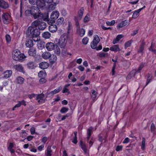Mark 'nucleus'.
<instances>
[{
  "mask_svg": "<svg viewBox=\"0 0 156 156\" xmlns=\"http://www.w3.org/2000/svg\"><path fill=\"white\" fill-rule=\"evenodd\" d=\"M110 50L114 52L119 51H121V49L119 48V46L118 44L114 45L111 47Z\"/></svg>",
  "mask_w": 156,
  "mask_h": 156,
  "instance_id": "nucleus-16",
  "label": "nucleus"
},
{
  "mask_svg": "<svg viewBox=\"0 0 156 156\" xmlns=\"http://www.w3.org/2000/svg\"><path fill=\"white\" fill-rule=\"evenodd\" d=\"M145 45V43L143 41H142L140 45L139 50L138 51V52L141 53H143Z\"/></svg>",
  "mask_w": 156,
  "mask_h": 156,
  "instance_id": "nucleus-35",
  "label": "nucleus"
},
{
  "mask_svg": "<svg viewBox=\"0 0 156 156\" xmlns=\"http://www.w3.org/2000/svg\"><path fill=\"white\" fill-rule=\"evenodd\" d=\"M45 47L48 51H52L55 49V45L53 42H48L46 44Z\"/></svg>",
  "mask_w": 156,
  "mask_h": 156,
  "instance_id": "nucleus-10",
  "label": "nucleus"
},
{
  "mask_svg": "<svg viewBox=\"0 0 156 156\" xmlns=\"http://www.w3.org/2000/svg\"><path fill=\"white\" fill-rule=\"evenodd\" d=\"M48 28L49 31L52 33L55 32L57 30V27L55 25H51Z\"/></svg>",
  "mask_w": 156,
  "mask_h": 156,
  "instance_id": "nucleus-20",
  "label": "nucleus"
},
{
  "mask_svg": "<svg viewBox=\"0 0 156 156\" xmlns=\"http://www.w3.org/2000/svg\"><path fill=\"white\" fill-rule=\"evenodd\" d=\"M148 76L147 78V80L146 85H147L150 82L152 81V76L150 74L148 75Z\"/></svg>",
  "mask_w": 156,
  "mask_h": 156,
  "instance_id": "nucleus-56",
  "label": "nucleus"
},
{
  "mask_svg": "<svg viewBox=\"0 0 156 156\" xmlns=\"http://www.w3.org/2000/svg\"><path fill=\"white\" fill-rule=\"evenodd\" d=\"M27 133L25 130H22V132L20 133V136L22 138H25L27 137Z\"/></svg>",
  "mask_w": 156,
  "mask_h": 156,
  "instance_id": "nucleus-45",
  "label": "nucleus"
},
{
  "mask_svg": "<svg viewBox=\"0 0 156 156\" xmlns=\"http://www.w3.org/2000/svg\"><path fill=\"white\" fill-rule=\"evenodd\" d=\"M100 40L98 35H96L94 36V39L91 43L90 47L92 48H94L100 42Z\"/></svg>",
  "mask_w": 156,
  "mask_h": 156,
  "instance_id": "nucleus-6",
  "label": "nucleus"
},
{
  "mask_svg": "<svg viewBox=\"0 0 156 156\" xmlns=\"http://www.w3.org/2000/svg\"><path fill=\"white\" fill-rule=\"evenodd\" d=\"M80 145L81 148L82 150L85 153H87V148L85 145L84 144L83 142L82 141H80Z\"/></svg>",
  "mask_w": 156,
  "mask_h": 156,
  "instance_id": "nucleus-47",
  "label": "nucleus"
},
{
  "mask_svg": "<svg viewBox=\"0 0 156 156\" xmlns=\"http://www.w3.org/2000/svg\"><path fill=\"white\" fill-rule=\"evenodd\" d=\"M93 128L92 127H90L88 129L87 132V139L88 140L91 136L92 133V131Z\"/></svg>",
  "mask_w": 156,
  "mask_h": 156,
  "instance_id": "nucleus-39",
  "label": "nucleus"
},
{
  "mask_svg": "<svg viewBox=\"0 0 156 156\" xmlns=\"http://www.w3.org/2000/svg\"><path fill=\"white\" fill-rule=\"evenodd\" d=\"M37 46L38 48L40 49H42L44 48L45 43L43 41H37Z\"/></svg>",
  "mask_w": 156,
  "mask_h": 156,
  "instance_id": "nucleus-17",
  "label": "nucleus"
},
{
  "mask_svg": "<svg viewBox=\"0 0 156 156\" xmlns=\"http://www.w3.org/2000/svg\"><path fill=\"white\" fill-rule=\"evenodd\" d=\"M45 99L44 94H41L38 95L36 94V100L39 103H40L41 100L44 101Z\"/></svg>",
  "mask_w": 156,
  "mask_h": 156,
  "instance_id": "nucleus-18",
  "label": "nucleus"
},
{
  "mask_svg": "<svg viewBox=\"0 0 156 156\" xmlns=\"http://www.w3.org/2000/svg\"><path fill=\"white\" fill-rule=\"evenodd\" d=\"M26 46L28 48H31L34 45L33 41L31 40H29L27 41L25 43Z\"/></svg>",
  "mask_w": 156,
  "mask_h": 156,
  "instance_id": "nucleus-29",
  "label": "nucleus"
},
{
  "mask_svg": "<svg viewBox=\"0 0 156 156\" xmlns=\"http://www.w3.org/2000/svg\"><path fill=\"white\" fill-rule=\"evenodd\" d=\"M68 39V35L66 34H64L60 37L58 44L61 48H63L66 46Z\"/></svg>",
  "mask_w": 156,
  "mask_h": 156,
  "instance_id": "nucleus-4",
  "label": "nucleus"
},
{
  "mask_svg": "<svg viewBox=\"0 0 156 156\" xmlns=\"http://www.w3.org/2000/svg\"><path fill=\"white\" fill-rule=\"evenodd\" d=\"M24 105L25 106L26 105V104L25 103V101L23 100L21 101H19L18 102V103L16 104L13 108L12 110L13 111L15 110V108H19L20 107L21 105Z\"/></svg>",
  "mask_w": 156,
  "mask_h": 156,
  "instance_id": "nucleus-19",
  "label": "nucleus"
},
{
  "mask_svg": "<svg viewBox=\"0 0 156 156\" xmlns=\"http://www.w3.org/2000/svg\"><path fill=\"white\" fill-rule=\"evenodd\" d=\"M75 20L76 22V25L77 27V29H79L80 27V24L76 17H75Z\"/></svg>",
  "mask_w": 156,
  "mask_h": 156,
  "instance_id": "nucleus-57",
  "label": "nucleus"
},
{
  "mask_svg": "<svg viewBox=\"0 0 156 156\" xmlns=\"http://www.w3.org/2000/svg\"><path fill=\"white\" fill-rule=\"evenodd\" d=\"M90 20V16L88 14H87L84 19V23H87Z\"/></svg>",
  "mask_w": 156,
  "mask_h": 156,
  "instance_id": "nucleus-51",
  "label": "nucleus"
},
{
  "mask_svg": "<svg viewBox=\"0 0 156 156\" xmlns=\"http://www.w3.org/2000/svg\"><path fill=\"white\" fill-rule=\"evenodd\" d=\"M49 58L50 62L51 64L54 63L57 60V57L54 54L51 55Z\"/></svg>",
  "mask_w": 156,
  "mask_h": 156,
  "instance_id": "nucleus-14",
  "label": "nucleus"
},
{
  "mask_svg": "<svg viewBox=\"0 0 156 156\" xmlns=\"http://www.w3.org/2000/svg\"><path fill=\"white\" fill-rule=\"evenodd\" d=\"M28 53L30 55L34 56L36 55V49L34 48H30L28 51Z\"/></svg>",
  "mask_w": 156,
  "mask_h": 156,
  "instance_id": "nucleus-22",
  "label": "nucleus"
},
{
  "mask_svg": "<svg viewBox=\"0 0 156 156\" xmlns=\"http://www.w3.org/2000/svg\"><path fill=\"white\" fill-rule=\"evenodd\" d=\"M59 15V13L58 11H53L51 15V18L52 20V23L54 22L55 20L57 19Z\"/></svg>",
  "mask_w": 156,
  "mask_h": 156,
  "instance_id": "nucleus-9",
  "label": "nucleus"
},
{
  "mask_svg": "<svg viewBox=\"0 0 156 156\" xmlns=\"http://www.w3.org/2000/svg\"><path fill=\"white\" fill-rule=\"evenodd\" d=\"M51 34L48 32H44L42 34L43 37L45 39H48L51 37Z\"/></svg>",
  "mask_w": 156,
  "mask_h": 156,
  "instance_id": "nucleus-38",
  "label": "nucleus"
},
{
  "mask_svg": "<svg viewBox=\"0 0 156 156\" xmlns=\"http://www.w3.org/2000/svg\"><path fill=\"white\" fill-rule=\"evenodd\" d=\"M56 4L55 2H52L48 6V9L49 11L55 9Z\"/></svg>",
  "mask_w": 156,
  "mask_h": 156,
  "instance_id": "nucleus-34",
  "label": "nucleus"
},
{
  "mask_svg": "<svg viewBox=\"0 0 156 156\" xmlns=\"http://www.w3.org/2000/svg\"><path fill=\"white\" fill-rule=\"evenodd\" d=\"M97 46H95V48H92L93 49H96L97 51H99L101 50L102 47L101 45H100L98 47H97Z\"/></svg>",
  "mask_w": 156,
  "mask_h": 156,
  "instance_id": "nucleus-60",
  "label": "nucleus"
},
{
  "mask_svg": "<svg viewBox=\"0 0 156 156\" xmlns=\"http://www.w3.org/2000/svg\"><path fill=\"white\" fill-rule=\"evenodd\" d=\"M140 12V9H137L135 10L133 15V18L134 19L136 18L139 15V13Z\"/></svg>",
  "mask_w": 156,
  "mask_h": 156,
  "instance_id": "nucleus-33",
  "label": "nucleus"
},
{
  "mask_svg": "<svg viewBox=\"0 0 156 156\" xmlns=\"http://www.w3.org/2000/svg\"><path fill=\"white\" fill-rule=\"evenodd\" d=\"M26 34L28 37L33 39L34 41H37L38 40V37L40 34V31L38 29L29 27Z\"/></svg>",
  "mask_w": 156,
  "mask_h": 156,
  "instance_id": "nucleus-2",
  "label": "nucleus"
},
{
  "mask_svg": "<svg viewBox=\"0 0 156 156\" xmlns=\"http://www.w3.org/2000/svg\"><path fill=\"white\" fill-rule=\"evenodd\" d=\"M9 7L8 3L3 0H0V7L6 9Z\"/></svg>",
  "mask_w": 156,
  "mask_h": 156,
  "instance_id": "nucleus-15",
  "label": "nucleus"
},
{
  "mask_svg": "<svg viewBox=\"0 0 156 156\" xmlns=\"http://www.w3.org/2000/svg\"><path fill=\"white\" fill-rule=\"evenodd\" d=\"M131 44V41H128L126 42L124 45L125 48L126 49L128 47L130 46Z\"/></svg>",
  "mask_w": 156,
  "mask_h": 156,
  "instance_id": "nucleus-52",
  "label": "nucleus"
},
{
  "mask_svg": "<svg viewBox=\"0 0 156 156\" xmlns=\"http://www.w3.org/2000/svg\"><path fill=\"white\" fill-rule=\"evenodd\" d=\"M39 67L42 69H46L48 67V64L46 62H42L40 64Z\"/></svg>",
  "mask_w": 156,
  "mask_h": 156,
  "instance_id": "nucleus-26",
  "label": "nucleus"
},
{
  "mask_svg": "<svg viewBox=\"0 0 156 156\" xmlns=\"http://www.w3.org/2000/svg\"><path fill=\"white\" fill-rule=\"evenodd\" d=\"M77 30L78 33L81 37L83 36L85 34V30L83 28L77 29Z\"/></svg>",
  "mask_w": 156,
  "mask_h": 156,
  "instance_id": "nucleus-30",
  "label": "nucleus"
},
{
  "mask_svg": "<svg viewBox=\"0 0 156 156\" xmlns=\"http://www.w3.org/2000/svg\"><path fill=\"white\" fill-rule=\"evenodd\" d=\"M145 64L144 63H141L140 65L139 68L137 69H136L137 73H139L140 72L141 70L144 66Z\"/></svg>",
  "mask_w": 156,
  "mask_h": 156,
  "instance_id": "nucleus-44",
  "label": "nucleus"
},
{
  "mask_svg": "<svg viewBox=\"0 0 156 156\" xmlns=\"http://www.w3.org/2000/svg\"><path fill=\"white\" fill-rule=\"evenodd\" d=\"M47 140V137L44 136L41 139V141L44 143H45Z\"/></svg>",
  "mask_w": 156,
  "mask_h": 156,
  "instance_id": "nucleus-64",
  "label": "nucleus"
},
{
  "mask_svg": "<svg viewBox=\"0 0 156 156\" xmlns=\"http://www.w3.org/2000/svg\"><path fill=\"white\" fill-rule=\"evenodd\" d=\"M61 54L63 56H66L68 55H71V54L68 53L67 52L65 48L62 49V50Z\"/></svg>",
  "mask_w": 156,
  "mask_h": 156,
  "instance_id": "nucleus-43",
  "label": "nucleus"
},
{
  "mask_svg": "<svg viewBox=\"0 0 156 156\" xmlns=\"http://www.w3.org/2000/svg\"><path fill=\"white\" fill-rule=\"evenodd\" d=\"M52 151L51 147V146H48L45 152V155L46 156H51Z\"/></svg>",
  "mask_w": 156,
  "mask_h": 156,
  "instance_id": "nucleus-21",
  "label": "nucleus"
},
{
  "mask_svg": "<svg viewBox=\"0 0 156 156\" xmlns=\"http://www.w3.org/2000/svg\"><path fill=\"white\" fill-rule=\"evenodd\" d=\"M27 68L30 69H34L37 66V64L33 61H30L27 64Z\"/></svg>",
  "mask_w": 156,
  "mask_h": 156,
  "instance_id": "nucleus-11",
  "label": "nucleus"
},
{
  "mask_svg": "<svg viewBox=\"0 0 156 156\" xmlns=\"http://www.w3.org/2000/svg\"><path fill=\"white\" fill-rule=\"evenodd\" d=\"M51 55L50 53L47 51L44 52L42 54V57L45 59H48L49 58Z\"/></svg>",
  "mask_w": 156,
  "mask_h": 156,
  "instance_id": "nucleus-28",
  "label": "nucleus"
},
{
  "mask_svg": "<svg viewBox=\"0 0 156 156\" xmlns=\"http://www.w3.org/2000/svg\"><path fill=\"white\" fill-rule=\"evenodd\" d=\"M129 24V22L127 20H125L122 21L121 23H119L117 26V28L118 29L120 28H122L125 26H127Z\"/></svg>",
  "mask_w": 156,
  "mask_h": 156,
  "instance_id": "nucleus-13",
  "label": "nucleus"
},
{
  "mask_svg": "<svg viewBox=\"0 0 156 156\" xmlns=\"http://www.w3.org/2000/svg\"><path fill=\"white\" fill-rule=\"evenodd\" d=\"M46 76V74L44 70L40 71L38 73V76L41 78H44Z\"/></svg>",
  "mask_w": 156,
  "mask_h": 156,
  "instance_id": "nucleus-36",
  "label": "nucleus"
},
{
  "mask_svg": "<svg viewBox=\"0 0 156 156\" xmlns=\"http://www.w3.org/2000/svg\"><path fill=\"white\" fill-rule=\"evenodd\" d=\"M106 23L108 26H111L114 25L115 23V20H112L111 21H107Z\"/></svg>",
  "mask_w": 156,
  "mask_h": 156,
  "instance_id": "nucleus-53",
  "label": "nucleus"
},
{
  "mask_svg": "<svg viewBox=\"0 0 156 156\" xmlns=\"http://www.w3.org/2000/svg\"><path fill=\"white\" fill-rule=\"evenodd\" d=\"M62 89V87H59L56 89L54 90L51 91L50 94H51V95H52L59 92Z\"/></svg>",
  "mask_w": 156,
  "mask_h": 156,
  "instance_id": "nucleus-31",
  "label": "nucleus"
},
{
  "mask_svg": "<svg viewBox=\"0 0 156 156\" xmlns=\"http://www.w3.org/2000/svg\"><path fill=\"white\" fill-rule=\"evenodd\" d=\"M89 39L87 37H85L83 38L82 42L83 44H86L88 42Z\"/></svg>",
  "mask_w": 156,
  "mask_h": 156,
  "instance_id": "nucleus-55",
  "label": "nucleus"
},
{
  "mask_svg": "<svg viewBox=\"0 0 156 156\" xmlns=\"http://www.w3.org/2000/svg\"><path fill=\"white\" fill-rule=\"evenodd\" d=\"M91 92L92 94L91 96V98L94 101L96 100L97 99V95L96 91L94 90H91Z\"/></svg>",
  "mask_w": 156,
  "mask_h": 156,
  "instance_id": "nucleus-37",
  "label": "nucleus"
},
{
  "mask_svg": "<svg viewBox=\"0 0 156 156\" xmlns=\"http://www.w3.org/2000/svg\"><path fill=\"white\" fill-rule=\"evenodd\" d=\"M70 85V84H66L65 86L62 90V92L63 93H64L68 92L69 90L68 89V88Z\"/></svg>",
  "mask_w": 156,
  "mask_h": 156,
  "instance_id": "nucleus-48",
  "label": "nucleus"
},
{
  "mask_svg": "<svg viewBox=\"0 0 156 156\" xmlns=\"http://www.w3.org/2000/svg\"><path fill=\"white\" fill-rule=\"evenodd\" d=\"M39 23L38 21L36 20L34 21L31 24V25L29 27H31L32 28H35L37 26L38 27V24Z\"/></svg>",
  "mask_w": 156,
  "mask_h": 156,
  "instance_id": "nucleus-42",
  "label": "nucleus"
},
{
  "mask_svg": "<svg viewBox=\"0 0 156 156\" xmlns=\"http://www.w3.org/2000/svg\"><path fill=\"white\" fill-rule=\"evenodd\" d=\"M5 39L7 42H10L11 40L10 35L8 34L6 35L5 36Z\"/></svg>",
  "mask_w": 156,
  "mask_h": 156,
  "instance_id": "nucleus-58",
  "label": "nucleus"
},
{
  "mask_svg": "<svg viewBox=\"0 0 156 156\" xmlns=\"http://www.w3.org/2000/svg\"><path fill=\"white\" fill-rule=\"evenodd\" d=\"M122 148V146H118L116 147V150L117 151H121Z\"/></svg>",
  "mask_w": 156,
  "mask_h": 156,
  "instance_id": "nucleus-62",
  "label": "nucleus"
},
{
  "mask_svg": "<svg viewBox=\"0 0 156 156\" xmlns=\"http://www.w3.org/2000/svg\"><path fill=\"white\" fill-rule=\"evenodd\" d=\"M13 68L17 71L21 72L23 74L25 73L24 67L22 64L15 65L13 66Z\"/></svg>",
  "mask_w": 156,
  "mask_h": 156,
  "instance_id": "nucleus-8",
  "label": "nucleus"
},
{
  "mask_svg": "<svg viewBox=\"0 0 156 156\" xmlns=\"http://www.w3.org/2000/svg\"><path fill=\"white\" fill-rule=\"evenodd\" d=\"M2 18L3 23L5 24H8L11 20V17L8 13H5L2 16Z\"/></svg>",
  "mask_w": 156,
  "mask_h": 156,
  "instance_id": "nucleus-5",
  "label": "nucleus"
},
{
  "mask_svg": "<svg viewBox=\"0 0 156 156\" xmlns=\"http://www.w3.org/2000/svg\"><path fill=\"white\" fill-rule=\"evenodd\" d=\"M123 37V35L122 34L118 35L116 38L113 40L112 43L115 44L118 42L119 40Z\"/></svg>",
  "mask_w": 156,
  "mask_h": 156,
  "instance_id": "nucleus-25",
  "label": "nucleus"
},
{
  "mask_svg": "<svg viewBox=\"0 0 156 156\" xmlns=\"http://www.w3.org/2000/svg\"><path fill=\"white\" fill-rule=\"evenodd\" d=\"M12 70H7L5 71L3 74L4 76L3 77H3V78H6L7 79L9 77H10L12 75Z\"/></svg>",
  "mask_w": 156,
  "mask_h": 156,
  "instance_id": "nucleus-12",
  "label": "nucleus"
},
{
  "mask_svg": "<svg viewBox=\"0 0 156 156\" xmlns=\"http://www.w3.org/2000/svg\"><path fill=\"white\" fill-rule=\"evenodd\" d=\"M46 81V79L44 78H41L39 80V83L41 84H43Z\"/></svg>",
  "mask_w": 156,
  "mask_h": 156,
  "instance_id": "nucleus-59",
  "label": "nucleus"
},
{
  "mask_svg": "<svg viewBox=\"0 0 156 156\" xmlns=\"http://www.w3.org/2000/svg\"><path fill=\"white\" fill-rule=\"evenodd\" d=\"M84 11L83 8H81L79 10L78 13V18L79 20H80L82 17L83 12Z\"/></svg>",
  "mask_w": 156,
  "mask_h": 156,
  "instance_id": "nucleus-23",
  "label": "nucleus"
},
{
  "mask_svg": "<svg viewBox=\"0 0 156 156\" xmlns=\"http://www.w3.org/2000/svg\"><path fill=\"white\" fill-rule=\"evenodd\" d=\"M24 79L21 76L17 77L16 79V82L19 84H22L23 82Z\"/></svg>",
  "mask_w": 156,
  "mask_h": 156,
  "instance_id": "nucleus-40",
  "label": "nucleus"
},
{
  "mask_svg": "<svg viewBox=\"0 0 156 156\" xmlns=\"http://www.w3.org/2000/svg\"><path fill=\"white\" fill-rule=\"evenodd\" d=\"M28 9L25 11V14L27 16H33L35 19L39 18L42 16V14L39 9L34 6H28Z\"/></svg>",
  "mask_w": 156,
  "mask_h": 156,
  "instance_id": "nucleus-1",
  "label": "nucleus"
},
{
  "mask_svg": "<svg viewBox=\"0 0 156 156\" xmlns=\"http://www.w3.org/2000/svg\"><path fill=\"white\" fill-rule=\"evenodd\" d=\"M14 147V145L13 143H10L7 147L8 150L12 154L15 152V151L13 149Z\"/></svg>",
  "mask_w": 156,
  "mask_h": 156,
  "instance_id": "nucleus-27",
  "label": "nucleus"
},
{
  "mask_svg": "<svg viewBox=\"0 0 156 156\" xmlns=\"http://www.w3.org/2000/svg\"><path fill=\"white\" fill-rule=\"evenodd\" d=\"M78 69L81 71H83L84 70V68L82 65L79 66L78 67Z\"/></svg>",
  "mask_w": 156,
  "mask_h": 156,
  "instance_id": "nucleus-63",
  "label": "nucleus"
},
{
  "mask_svg": "<svg viewBox=\"0 0 156 156\" xmlns=\"http://www.w3.org/2000/svg\"><path fill=\"white\" fill-rule=\"evenodd\" d=\"M12 57L14 60L21 62L24 61L27 57L23 53H21L19 50H15L13 51Z\"/></svg>",
  "mask_w": 156,
  "mask_h": 156,
  "instance_id": "nucleus-3",
  "label": "nucleus"
},
{
  "mask_svg": "<svg viewBox=\"0 0 156 156\" xmlns=\"http://www.w3.org/2000/svg\"><path fill=\"white\" fill-rule=\"evenodd\" d=\"M136 73H137L136 69H133L129 73L127 76V77L128 78H130L132 77H133Z\"/></svg>",
  "mask_w": 156,
  "mask_h": 156,
  "instance_id": "nucleus-32",
  "label": "nucleus"
},
{
  "mask_svg": "<svg viewBox=\"0 0 156 156\" xmlns=\"http://www.w3.org/2000/svg\"><path fill=\"white\" fill-rule=\"evenodd\" d=\"M46 24L44 22H40L38 24V28L40 30H43L46 28Z\"/></svg>",
  "mask_w": 156,
  "mask_h": 156,
  "instance_id": "nucleus-24",
  "label": "nucleus"
},
{
  "mask_svg": "<svg viewBox=\"0 0 156 156\" xmlns=\"http://www.w3.org/2000/svg\"><path fill=\"white\" fill-rule=\"evenodd\" d=\"M64 21V19L63 17H61L58 19L57 22V23L58 25H60L62 24L63 23Z\"/></svg>",
  "mask_w": 156,
  "mask_h": 156,
  "instance_id": "nucleus-49",
  "label": "nucleus"
},
{
  "mask_svg": "<svg viewBox=\"0 0 156 156\" xmlns=\"http://www.w3.org/2000/svg\"><path fill=\"white\" fill-rule=\"evenodd\" d=\"M54 49L55 53L58 55H59L61 54L60 49L58 46H56Z\"/></svg>",
  "mask_w": 156,
  "mask_h": 156,
  "instance_id": "nucleus-41",
  "label": "nucleus"
},
{
  "mask_svg": "<svg viewBox=\"0 0 156 156\" xmlns=\"http://www.w3.org/2000/svg\"><path fill=\"white\" fill-rule=\"evenodd\" d=\"M151 131L152 132H154L155 131V126L153 123L151 124Z\"/></svg>",
  "mask_w": 156,
  "mask_h": 156,
  "instance_id": "nucleus-61",
  "label": "nucleus"
},
{
  "mask_svg": "<svg viewBox=\"0 0 156 156\" xmlns=\"http://www.w3.org/2000/svg\"><path fill=\"white\" fill-rule=\"evenodd\" d=\"M68 110V108L66 107H63L60 110V112L62 113L67 112Z\"/></svg>",
  "mask_w": 156,
  "mask_h": 156,
  "instance_id": "nucleus-54",
  "label": "nucleus"
},
{
  "mask_svg": "<svg viewBox=\"0 0 156 156\" xmlns=\"http://www.w3.org/2000/svg\"><path fill=\"white\" fill-rule=\"evenodd\" d=\"M77 132H74V136L72 140V142L74 144H76L77 143Z\"/></svg>",
  "mask_w": 156,
  "mask_h": 156,
  "instance_id": "nucleus-46",
  "label": "nucleus"
},
{
  "mask_svg": "<svg viewBox=\"0 0 156 156\" xmlns=\"http://www.w3.org/2000/svg\"><path fill=\"white\" fill-rule=\"evenodd\" d=\"M145 138L143 137L142 138V144H141V148L143 150H144L145 149Z\"/></svg>",
  "mask_w": 156,
  "mask_h": 156,
  "instance_id": "nucleus-50",
  "label": "nucleus"
},
{
  "mask_svg": "<svg viewBox=\"0 0 156 156\" xmlns=\"http://www.w3.org/2000/svg\"><path fill=\"white\" fill-rule=\"evenodd\" d=\"M45 0H37L35 2L36 5L37 6V8H43L45 5Z\"/></svg>",
  "mask_w": 156,
  "mask_h": 156,
  "instance_id": "nucleus-7",
  "label": "nucleus"
}]
</instances>
